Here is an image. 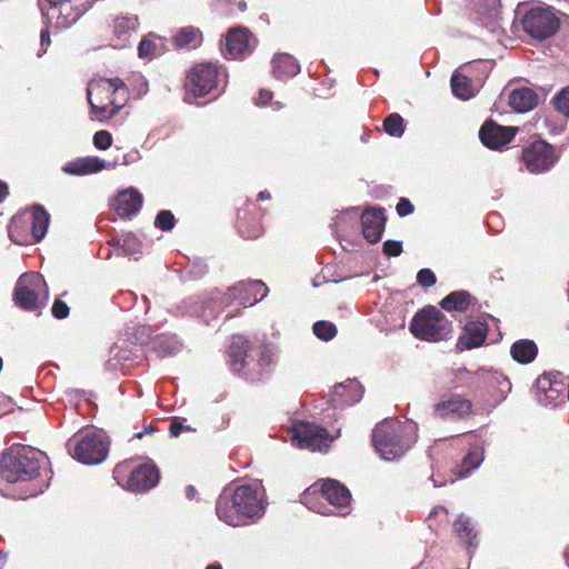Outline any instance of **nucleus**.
Wrapping results in <instances>:
<instances>
[{
  "instance_id": "1",
  "label": "nucleus",
  "mask_w": 569,
  "mask_h": 569,
  "mask_svg": "<svg viewBox=\"0 0 569 569\" xmlns=\"http://www.w3.org/2000/svg\"><path fill=\"white\" fill-rule=\"evenodd\" d=\"M266 490L260 481L227 486L216 502L218 519L231 527L258 522L266 513Z\"/></svg>"
},
{
  "instance_id": "2",
  "label": "nucleus",
  "mask_w": 569,
  "mask_h": 569,
  "mask_svg": "<svg viewBox=\"0 0 569 569\" xmlns=\"http://www.w3.org/2000/svg\"><path fill=\"white\" fill-rule=\"evenodd\" d=\"M254 350L250 348L249 341L241 335L231 337L228 348V363L234 375L248 381H258L262 378L266 368L276 362L277 348L271 343H264L253 357Z\"/></svg>"
},
{
  "instance_id": "3",
  "label": "nucleus",
  "mask_w": 569,
  "mask_h": 569,
  "mask_svg": "<svg viewBox=\"0 0 569 569\" xmlns=\"http://www.w3.org/2000/svg\"><path fill=\"white\" fill-rule=\"evenodd\" d=\"M416 441L417 425L413 421L386 419L372 431L373 447L386 461L399 459Z\"/></svg>"
},
{
  "instance_id": "4",
  "label": "nucleus",
  "mask_w": 569,
  "mask_h": 569,
  "mask_svg": "<svg viewBox=\"0 0 569 569\" xmlns=\"http://www.w3.org/2000/svg\"><path fill=\"white\" fill-rule=\"evenodd\" d=\"M43 453L27 446L12 447L0 459V476L7 482L29 481L39 475Z\"/></svg>"
},
{
  "instance_id": "5",
  "label": "nucleus",
  "mask_w": 569,
  "mask_h": 569,
  "mask_svg": "<svg viewBox=\"0 0 569 569\" xmlns=\"http://www.w3.org/2000/svg\"><path fill=\"white\" fill-rule=\"evenodd\" d=\"M410 331L421 340L440 341L450 337L452 323L436 307L427 306L413 316Z\"/></svg>"
},
{
  "instance_id": "6",
  "label": "nucleus",
  "mask_w": 569,
  "mask_h": 569,
  "mask_svg": "<svg viewBox=\"0 0 569 569\" xmlns=\"http://www.w3.org/2000/svg\"><path fill=\"white\" fill-rule=\"evenodd\" d=\"M69 453L79 462L88 466L103 462L109 446L104 438L93 431L77 433L67 442Z\"/></svg>"
},
{
  "instance_id": "7",
  "label": "nucleus",
  "mask_w": 569,
  "mask_h": 569,
  "mask_svg": "<svg viewBox=\"0 0 569 569\" xmlns=\"http://www.w3.org/2000/svg\"><path fill=\"white\" fill-rule=\"evenodd\" d=\"M221 68L212 62L196 64L187 74L186 90L188 96L202 98L212 94L217 98L219 89Z\"/></svg>"
},
{
  "instance_id": "8",
  "label": "nucleus",
  "mask_w": 569,
  "mask_h": 569,
  "mask_svg": "<svg viewBox=\"0 0 569 569\" xmlns=\"http://www.w3.org/2000/svg\"><path fill=\"white\" fill-rule=\"evenodd\" d=\"M525 32L533 39L546 40L553 37L560 27V20L550 8L535 7L522 18Z\"/></svg>"
},
{
  "instance_id": "9",
  "label": "nucleus",
  "mask_w": 569,
  "mask_h": 569,
  "mask_svg": "<svg viewBox=\"0 0 569 569\" xmlns=\"http://www.w3.org/2000/svg\"><path fill=\"white\" fill-rule=\"evenodd\" d=\"M560 154L552 144L545 140H536L523 148L521 160L527 170L535 174L550 171L558 162Z\"/></svg>"
},
{
  "instance_id": "10",
  "label": "nucleus",
  "mask_w": 569,
  "mask_h": 569,
  "mask_svg": "<svg viewBox=\"0 0 569 569\" xmlns=\"http://www.w3.org/2000/svg\"><path fill=\"white\" fill-rule=\"evenodd\" d=\"M538 402L542 406L557 407L565 402L568 390V377L560 371L545 372L536 380Z\"/></svg>"
},
{
  "instance_id": "11",
  "label": "nucleus",
  "mask_w": 569,
  "mask_h": 569,
  "mask_svg": "<svg viewBox=\"0 0 569 569\" xmlns=\"http://www.w3.org/2000/svg\"><path fill=\"white\" fill-rule=\"evenodd\" d=\"M332 438L327 429L307 421H298L291 429V443L299 449L320 451L328 448Z\"/></svg>"
},
{
  "instance_id": "12",
  "label": "nucleus",
  "mask_w": 569,
  "mask_h": 569,
  "mask_svg": "<svg viewBox=\"0 0 569 569\" xmlns=\"http://www.w3.org/2000/svg\"><path fill=\"white\" fill-rule=\"evenodd\" d=\"M30 221L31 233L34 242H40L47 234L50 214L42 204H33L29 213L13 217L9 227L10 239L19 244L26 243L23 240L16 238V231L20 224Z\"/></svg>"
},
{
  "instance_id": "13",
  "label": "nucleus",
  "mask_w": 569,
  "mask_h": 569,
  "mask_svg": "<svg viewBox=\"0 0 569 569\" xmlns=\"http://www.w3.org/2000/svg\"><path fill=\"white\" fill-rule=\"evenodd\" d=\"M46 281L43 277L36 272L22 274L16 284L13 292L14 303L26 310L32 311L37 309L39 292L41 288H44Z\"/></svg>"
},
{
  "instance_id": "14",
  "label": "nucleus",
  "mask_w": 569,
  "mask_h": 569,
  "mask_svg": "<svg viewBox=\"0 0 569 569\" xmlns=\"http://www.w3.org/2000/svg\"><path fill=\"white\" fill-rule=\"evenodd\" d=\"M256 46L257 39L250 30L246 27L237 26L227 33L222 51L226 57L242 60L252 53Z\"/></svg>"
},
{
  "instance_id": "15",
  "label": "nucleus",
  "mask_w": 569,
  "mask_h": 569,
  "mask_svg": "<svg viewBox=\"0 0 569 569\" xmlns=\"http://www.w3.org/2000/svg\"><path fill=\"white\" fill-rule=\"evenodd\" d=\"M320 492L330 505L339 508L348 507L351 501L349 489L335 479H325L322 482L310 486L303 493V501L307 505L310 495Z\"/></svg>"
},
{
  "instance_id": "16",
  "label": "nucleus",
  "mask_w": 569,
  "mask_h": 569,
  "mask_svg": "<svg viewBox=\"0 0 569 569\" xmlns=\"http://www.w3.org/2000/svg\"><path fill=\"white\" fill-rule=\"evenodd\" d=\"M267 293L268 288L261 280L240 281L228 289L226 300H237L239 305L247 307L261 301Z\"/></svg>"
},
{
  "instance_id": "17",
  "label": "nucleus",
  "mask_w": 569,
  "mask_h": 569,
  "mask_svg": "<svg viewBox=\"0 0 569 569\" xmlns=\"http://www.w3.org/2000/svg\"><path fill=\"white\" fill-rule=\"evenodd\" d=\"M517 131L516 127H503L492 120H487L479 130V139L485 147L499 150L513 139Z\"/></svg>"
},
{
  "instance_id": "18",
  "label": "nucleus",
  "mask_w": 569,
  "mask_h": 569,
  "mask_svg": "<svg viewBox=\"0 0 569 569\" xmlns=\"http://www.w3.org/2000/svg\"><path fill=\"white\" fill-rule=\"evenodd\" d=\"M160 480V471L154 463H142L130 471L127 488L133 492H146L156 487Z\"/></svg>"
},
{
  "instance_id": "19",
  "label": "nucleus",
  "mask_w": 569,
  "mask_h": 569,
  "mask_svg": "<svg viewBox=\"0 0 569 569\" xmlns=\"http://www.w3.org/2000/svg\"><path fill=\"white\" fill-rule=\"evenodd\" d=\"M142 203V194L138 189L130 187L119 191L111 206L120 218L131 219L140 212Z\"/></svg>"
},
{
  "instance_id": "20",
  "label": "nucleus",
  "mask_w": 569,
  "mask_h": 569,
  "mask_svg": "<svg viewBox=\"0 0 569 569\" xmlns=\"http://www.w3.org/2000/svg\"><path fill=\"white\" fill-rule=\"evenodd\" d=\"M360 221L365 239L370 243H377L380 241L386 226V216L383 209H366L360 217Z\"/></svg>"
},
{
  "instance_id": "21",
  "label": "nucleus",
  "mask_w": 569,
  "mask_h": 569,
  "mask_svg": "<svg viewBox=\"0 0 569 569\" xmlns=\"http://www.w3.org/2000/svg\"><path fill=\"white\" fill-rule=\"evenodd\" d=\"M472 412L470 400L456 396L435 406V415L447 420H458L469 417Z\"/></svg>"
},
{
  "instance_id": "22",
  "label": "nucleus",
  "mask_w": 569,
  "mask_h": 569,
  "mask_svg": "<svg viewBox=\"0 0 569 569\" xmlns=\"http://www.w3.org/2000/svg\"><path fill=\"white\" fill-rule=\"evenodd\" d=\"M362 396L363 387L357 380H348L335 386L330 402L333 407L353 406Z\"/></svg>"
},
{
  "instance_id": "23",
  "label": "nucleus",
  "mask_w": 569,
  "mask_h": 569,
  "mask_svg": "<svg viewBox=\"0 0 569 569\" xmlns=\"http://www.w3.org/2000/svg\"><path fill=\"white\" fill-rule=\"evenodd\" d=\"M488 325L483 321H468L463 327V333L457 341L460 351L480 347L487 338Z\"/></svg>"
},
{
  "instance_id": "24",
  "label": "nucleus",
  "mask_w": 569,
  "mask_h": 569,
  "mask_svg": "<svg viewBox=\"0 0 569 569\" xmlns=\"http://www.w3.org/2000/svg\"><path fill=\"white\" fill-rule=\"evenodd\" d=\"M207 310L214 311L216 302L214 299H201L200 297H188L183 299L179 305L176 306L173 312L176 316H192L201 318L206 323H209V319L206 316Z\"/></svg>"
},
{
  "instance_id": "25",
  "label": "nucleus",
  "mask_w": 569,
  "mask_h": 569,
  "mask_svg": "<svg viewBox=\"0 0 569 569\" xmlns=\"http://www.w3.org/2000/svg\"><path fill=\"white\" fill-rule=\"evenodd\" d=\"M453 532L460 542L467 548L469 553H473L478 548V531L472 519L460 513L452 525Z\"/></svg>"
},
{
  "instance_id": "26",
  "label": "nucleus",
  "mask_w": 569,
  "mask_h": 569,
  "mask_svg": "<svg viewBox=\"0 0 569 569\" xmlns=\"http://www.w3.org/2000/svg\"><path fill=\"white\" fill-rule=\"evenodd\" d=\"M106 167V161L99 157H84L66 163L62 170L71 176H86L99 172Z\"/></svg>"
},
{
  "instance_id": "27",
  "label": "nucleus",
  "mask_w": 569,
  "mask_h": 569,
  "mask_svg": "<svg viewBox=\"0 0 569 569\" xmlns=\"http://www.w3.org/2000/svg\"><path fill=\"white\" fill-rule=\"evenodd\" d=\"M538 102V94L528 87L517 88L509 94V106L519 113L531 111L537 107Z\"/></svg>"
},
{
  "instance_id": "28",
  "label": "nucleus",
  "mask_w": 569,
  "mask_h": 569,
  "mask_svg": "<svg viewBox=\"0 0 569 569\" xmlns=\"http://www.w3.org/2000/svg\"><path fill=\"white\" fill-rule=\"evenodd\" d=\"M271 63L274 78L281 81L293 78L300 72L299 62L288 53L276 54Z\"/></svg>"
},
{
  "instance_id": "29",
  "label": "nucleus",
  "mask_w": 569,
  "mask_h": 569,
  "mask_svg": "<svg viewBox=\"0 0 569 569\" xmlns=\"http://www.w3.org/2000/svg\"><path fill=\"white\" fill-rule=\"evenodd\" d=\"M485 459V450L482 446L472 445L462 458V461L456 466L455 475L458 478L468 477L473 470L478 469Z\"/></svg>"
},
{
  "instance_id": "30",
  "label": "nucleus",
  "mask_w": 569,
  "mask_h": 569,
  "mask_svg": "<svg viewBox=\"0 0 569 569\" xmlns=\"http://www.w3.org/2000/svg\"><path fill=\"white\" fill-rule=\"evenodd\" d=\"M510 356L519 365H529L538 356V346L531 339L516 340L510 347Z\"/></svg>"
},
{
  "instance_id": "31",
  "label": "nucleus",
  "mask_w": 569,
  "mask_h": 569,
  "mask_svg": "<svg viewBox=\"0 0 569 569\" xmlns=\"http://www.w3.org/2000/svg\"><path fill=\"white\" fill-rule=\"evenodd\" d=\"M149 343L151 345V349L160 358L173 356L181 349V342L173 335H157L150 338Z\"/></svg>"
},
{
  "instance_id": "32",
  "label": "nucleus",
  "mask_w": 569,
  "mask_h": 569,
  "mask_svg": "<svg viewBox=\"0 0 569 569\" xmlns=\"http://www.w3.org/2000/svg\"><path fill=\"white\" fill-rule=\"evenodd\" d=\"M471 303V295L466 290H458L446 296L440 306L447 311L465 312Z\"/></svg>"
},
{
  "instance_id": "33",
  "label": "nucleus",
  "mask_w": 569,
  "mask_h": 569,
  "mask_svg": "<svg viewBox=\"0 0 569 569\" xmlns=\"http://www.w3.org/2000/svg\"><path fill=\"white\" fill-rule=\"evenodd\" d=\"M201 31L198 28L191 26L179 29L173 37V43L177 48H197L201 44Z\"/></svg>"
},
{
  "instance_id": "34",
  "label": "nucleus",
  "mask_w": 569,
  "mask_h": 569,
  "mask_svg": "<svg viewBox=\"0 0 569 569\" xmlns=\"http://www.w3.org/2000/svg\"><path fill=\"white\" fill-rule=\"evenodd\" d=\"M139 22L136 14L117 16L113 20V33L118 39H126L138 29Z\"/></svg>"
},
{
  "instance_id": "35",
  "label": "nucleus",
  "mask_w": 569,
  "mask_h": 569,
  "mask_svg": "<svg viewBox=\"0 0 569 569\" xmlns=\"http://www.w3.org/2000/svg\"><path fill=\"white\" fill-rule=\"evenodd\" d=\"M450 84L452 93L457 98L461 100H468L471 97H473L471 80L468 77L459 73L458 71H455L453 74L451 76Z\"/></svg>"
},
{
  "instance_id": "36",
  "label": "nucleus",
  "mask_w": 569,
  "mask_h": 569,
  "mask_svg": "<svg viewBox=\"0 0 569 569\" xmlns=\"http://www.w3.org/2000/svg\"><path fill=\"white\" fill-rule=\"evenodd\" d=\"M237 229L241 237L246 239H256L262 233V227L259 221L253 219L249 222L241 216V211L238 212Z\"/></svg>"
},
{
  "instance_id": "37",
  "label": "nucleus",
  "mask_w": 569,
  "mask_h": 569,
  "mask_svg": "<svg viewBox=\"0 0 569 569\" xmlns=\"http://www.w3.org/2000/svg\"><path fill=\"white\" fill-rule=\"evenodd\" d=\"M312 331L317 338L323 341H330L337 336V327L335 323L326 320L316 321Z\"/></svg>"
},
{
  "instance_id": "38",
  "label": "nucleus",
  "mask_w": 569,
  "mask_h": 569,
  "mask_svg": "<svg viewBox=\"0 0 569 569\" xmlns=\"http://www.w3.org/2000/svg\"><path fill=\"white\" fill-rule=\"evenodd\" d=\"M385 131L392 137H401L405 132L403 118L399 113H391L383 120Z\"/></svg>"
},
{
  "instance_id": "39",
  "label": "nucleus",
  "mask_w": 569,
  "mask_h": 569,
  "mask_svg": "<svg viewBox=\"0 0 569 569\" xmlns=\"http://www.w3.org/2000/svg\"><path fill=\"white\" fill-rule=\"evenodd\" d=\"M91 90H92V84H89V87L87 89V98H88V101H89V104L91 108V113L94 114L96 118H98L99 120H103V119L113 117L118 112V110L121 108V106H117L113 109H110L108 106H101V107L97 106L91 100Z\"/></svg>"
},
{
  "instance_id": "40",
  "label": "nucleus",
  "mask_w": 569,
  "mask_h": 569,
  "mask_svg": "<svg viewBox=\"0 0 569 569\" xmlns=\"http://www.w3.org/2000/svg\"><path fill=\"white\" fill-rule=\"evenodd\" d=\"M120 248L121 251L119 252V256L134 257L137 260L136 254L141 250V242L136 236L129 233L122 238Z\"/></svg>"
},
{
  "instance_id": "41",
  "label": "nucleus",
  "mask_w": 569,
  "mask_h": 569,
  "mask_svg": "<svg viewBox=\"0 0 569 569\" xmlns=\"http://www.w3.org/2000/svg\"><path fill=\"white\" fill-rule=\"evenodd\" d=\"M154 226L162 231H171L176 226V218L170 210H161L156 216Z\"/></svg>"
},
{
  "instance_id": "42",
  "label": "nucleus",
  "mask_w": 569,
  "mask_h": 569,
  "mask_svg": "<svg viewBox=\"0 0 569 569\" xmlns=\"http://www.w3.org/2000/svg\"><path fill=\"white\" fill-rule=\"evenodd\" d=\"M553 106L556 110L562 113L566 118H569V86L562 88L555 97H553Z\"/></svg>"
},
{
  "instance_id": "43",
  "label": "nucleus",
  "mask_w": 569,
  "mask_h": 569,
  "mask_svg": "<svg viewBox=\"0 0 569 569\" xmlns=\"http://www.w3.org/2000/svg\"><path fill=\"white\" fill-rule=\"evenodd\" d=\"M93 144L100 150H107L112 144V136L107 130L97 131L93 136Z\"/></svg>"
},
{
  "instance_id": "44",
  "label": "nucleus",
  "mask_w": 569,
  "mask_h": 569,
  "mask_svg": "<svg viewBox=\"0 0 569 569\" xmlns=\"http://www.w3.org/2000/svg\"><path fill=\"white\" fill-rule=\"evenodd\" d=\"M436 281V274L431 269L423 268L420 269L417 273V282L425 288L432 287Z\"/></svg>"
},
{
  "instance_id": "45",
  "label": "nucleus",
  "mask_w": 569,
  "mask_h": 569,
  "mask_svg": "<svg viewBox=\"0 0 569 569\" xmlns=\"http://www.w3.org/2000/svg\"><path fill=\"white\" fill-rule=\"evenodd\" d=\"M183 431H187V432H194L196 429L192 428L191 426L189 425H183L179 418H173L170 422V426H169V435L172 437V438H177L179 437Z\"/></svg>"
},
{
  "instance_id": "46",
  "label": "nucleus",
  "mask_w": 569,
  "mask_h": 569,
  "mask_svg": "<svg viewBox=\"0 0 569 569\" xmlns=\"http://www.w3.org/2000/svg\"><path fill=\"white\" fill-rule=\"evenodd\" d=\"M157 46L152 40L142 39L138 46V56L140 58H150L156 53Z\"/></svg>"
},
{
  "instance_id": "47",
  "label": "nucleus",
  "mask_w": 569,
  "mask_h": 569,
  "mask_svg": "<svg viewBox=\"0 0 569 569\" xmlns=\"http://www.w3.org/2000/svg\"><path fill=\"white\" fill-rule=\"evenodd\" d=\"M382 251L387 257H398L402 252V242L397 240H387L383 242Z\"/></svg>"
},
{
  "instance_id": "48",
  "label": "nucleus",
  "mask_w": 569,
  "mask_h": 569,
  "mask_svg": "<svg viewBox=\"0 0 569 569\" xmlns=\"http://www.w3.org/2000/svg\"><path fill=\"white\" fill-rule=\"evenodd\" d=\"M69 307L60 299H56L51 308L52 316L57 319H64L69 316Z\"/></svg>"
},
{
  "instance_id": "49",
  "label": "nucleus",
  "mask_w": 569,
  "mask_h": 569,
  "mask_svg": "<svg viewBox=\"0 0 569 569\" xmlns=\"http://www.w3.org/2000/svg\"><path fill=\"white\" fill-rule=\"evenodd\" d=\"M101 83L103 86H106L104 89L108 92L111 91L112 93H116L119 90H126V84H124L123 80H121L120 78L104 79L101 81Z\"/></svg>"
},
{
  "instance_id": "50",
  "label": "nucleus",
  "mask_w": 569,
  "mask_h": 569,
  "mask_svg": "<svg viewBox=\"0 0 569 569\" xmlns=\"http://www.w3.org/2000/svg\"><path fill=\"white\" fill-rule=\"evenodd\" d=\"M396 210H397V213L400 216V217H406L410 213L413 212L415 210V207L413 204L410 202L409 199L407 198H400L398 203H397V207H396Z\"/></svg>"
},
{
  "instance_id": "51",
  "label": "nucleus",
  "mask_w": 569,
  "mask_h": 569,
  "mask_svg": "<svg viewBox=\"0 0 569 569\" xmlns=\"http://www.w3.org/2000/svg\"><path fill=\"white\" fill-rule=\"evenodd\" d=\"M440 515H443V516H445V518H447V515H448V510H447L445 507H442V506H437V507H435V508L430 511V513H429V516H428V518H427V520H426V521H427V523H428L429 529H431V530H436V528H435V527H433V525H432V519H433V518H436V517H438V516H440Z\"/></svg>"
},
{
  "instance_id": "52",
  "label": "nucleus",
  "mask_w": 569,
  "mask_h": 569,
  "mask_svg": "<svg viewBox=\"0 0 569 569\" xmlns=\"http://www.w3.org/2000/svg\"><path fill=\"white\" fill-rule=\"evenodd\" d=\"M51 39H50V32L48 29H43L40 33V46L41 49L38 51V57H41L46 53L47 48L50 46Z\"/></svg>"
},
{
  "instance_id": "53",
  "label": "nucleus",
  "mask_w": 569,
  "mask_h": 569,
  "mask_svg": "<svg viewBox=\"0 0 569 569\" xmlns=\"http://www.w3.org/2000/svg\"><path fill=\"white\" fill-rule=\"evenodd\" d=\"M207 272V266L202 262L193 263V266L190 268L189 273L192 276V278H201Z\"/></svg>"
},
{
  "instance_id": "54",
  "label": "nucleus",
  "mask_w": 569,
  "mask_h": 569,
  "mask_svg": "<svg viewBox=\"0 0 569 569\" xmlns=\"http://www.w3.org/2000/svg\"><path fill=\"white\" fill-rule=\"evenodd\" d=\"M272 99V92L266 89H261L259 92V99L257 101L258 104H267Z\"/></svg>"
},
{
  "instance_id": "55",
  "label": "nucleus",
  "mask_w": 569,
  "mask_h": 569,
  "mask_svg": "<svg viewBox=\"0 0 569 569\" xmlns=\"http://www.w3.org/2000/svg\"><path fill=\"white\" fill-rule=\"evenodd\" d=\"M156 431V428L153 427V425H149L144 428L143 431H140V432H137L134 433L133 438L136 439H142L146 435H151Z\"/></svg>"
},
{
  "instance_id": "56",
  "label": "nucleus",
  "mask_w": 569,
  "mask_h": 569,
  "mask_svg": "<svg viewBox=\"0 0 569 569\" xmlns=\"http://www.w3.org/2000/svg\"><path fill=\"white\" fill-rule=\"evenodd\" d=\"M9 193L8 184L0 180V203L3 202Z\"/></svg>"
},
{
  "instance_id": "57",
  "label": "nucleus",
  "mask_w": 569,
  "mask_h": 569,
  "mask_svg": "<svg viewBox=\"0 0 569 569\" xmlns=\"http://www.w3.org/2000/svg\"><path fill=\"white\" fill-rule=\"evenodd\" d=\"M196 493H197V490H196L194 486L188 485L186 487V497H187V499L192 500L196 497Z\"/></svg>"
},
{
  "instance_id": "58",
  "label": "nucleus",
  "mask_w": 569,
  "mask_h": 569,
  "mask_svg": "<svg viewBox=\"0 0 569 569\" xmlns=\"http://www.w3.org/2000/svg\"><path fill=\"white\" fill-rule=\"evenodd\" d=\"M122 239H112L109 241V244L112 246L116 249L117 254L119 256V252L121 251Z\"/></svg>"
},
{
  "instance_id": "59",
  "label": "nucleus",
  "mask_w": 569,
  "mask_h": 569,
  "mask_svg": "<svg viewBox=\"0 0 569 569\" xmlns=\"http://www.w3.org/2000/svg\"><path fill=\"white\" fill-rule=\"evenodd\" d=\"M270 198H271L270 192L267 190H262L258 193V199L261 201L268 200Z\"/></svg>"
},
{
  "instance_id": "60",
  "label": "nucleus",
  "mask_w": 569,
  "mask_h": 569,
  "mask_svg": "<svg viewBox=\"0 0 569 569\" xmlns=\"http://www.w3.org/2000/svg\"><path fill=\"white\" fill-rule=\"evenodd\" d=\"M124 466L123 465H117L113 470V477L119 481V475L123 471Z\"/></svg>"
},
{
  "instance_id": "61",
  "label": "nucleus",
  "mask_w": 569,
  "mask_h": 569,
  "mask_svg": "<svg viewBox=\"0 0 569 569\" xmlns=\"http://www.w3.org/2000/svg\"><path fill=\"white\" fill-rule=\"evenodd\" d=\"M7 562V553L0 551V569H2L4 567Z\"/></svg>"
},
{
  "instance_id": "62",
  "label": "nucleus",
  "mask_w": 569,
  "mask_h": 569,
  "mask_svg": "<svg viewBox=\"0 0 569 569\" xmlns=\"http://www.w3.org/2000/svg\"><path fill=\"white\" fill-rule=\"evenodd\" d=\"M238 8L240 11H246L247 10V2L244 0H240L238 3H237Z\"/></svg>"
},
{
  "instance_id": "63",
  "label": "nucleus",
  "mask_w": 569,
  "mask_h": 569,
  "mask_svg": "<svg viewBox=\"0 0 569 569\" xmlns=\"http://www.w3.org/2000/svg\"><path fill=\"white\" fill-rule=\"evenodd\" d=\"M317 512L321 515H330L331 510L327 506H325L323 509H317Z\"/></svg>"
},
{
  "instance_id": "64",
  "label": "nucleus",
  "mask_w": 569,
  "mask_h": 569,
  "mask_svg": "<svg viewBox=\"0 0 569 569\" xmlns=\"http://www.w3.org/2000/svg\"><path fill=\"white\" fill-rule=\"evenodd\" d=\"M206 569H222V566L219 562H213V563L207 566Z\"/></svg>"
}]
</instances>
